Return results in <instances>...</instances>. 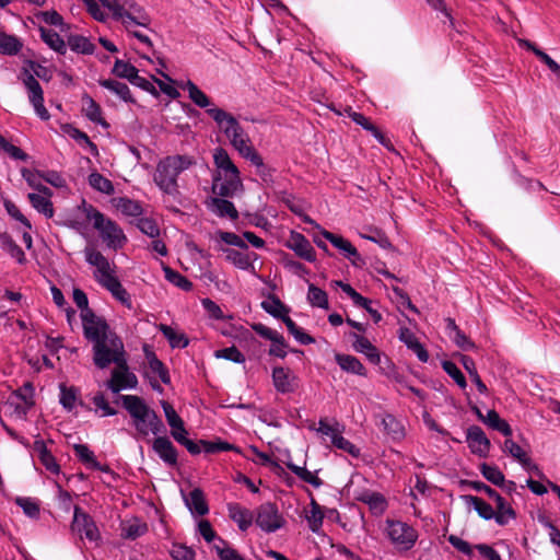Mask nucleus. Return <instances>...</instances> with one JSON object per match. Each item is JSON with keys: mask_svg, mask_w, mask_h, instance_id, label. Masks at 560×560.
<instances>
[{"mask_svg": "<svg viewBox=\"0 0 560 560\" xmlns=\"http://www.w3.org/2000/svg\"><path fill=\"white\" fill-rule=\"evenodd\" d=\"M86 262L94 267L93 278L112 296L127 308H132V300L117 276V267L94 247L84 249Z\"/></svg>", "mask_w": 560, "mask_h": 560, "instance_id": "1", "label": "nucleus"}, {"mask_svg": "<svg viewBox=\"0 0 560 560\" xmlns=\"http://www.w3.org/2000/svg\"><path fill=\"white\" fill-rule=\"evenodd\" d=\"M207 114L217 122L220 130L229 138L231 145L256 167H264L262 158L252 145L248 135L244 131L234 116L228 112L212 107Z\"/></svg>", "mask_w": 560, "mask_h": 560, "instance_id": "2", "label": "nucleus"}, {"mask_svg": "<svg viewBox=\"0 0 560 560\" xmlns=\"http://www.w3.org/2000/svg\"><path fill=\"white\" fill-rule=\"evenodd\" d=\"M214 171L212 173L211 190L223 198H233L244 189L237 166L231 160L228 151L217 148L213 152Z\"/></svg>", "mask_w": 560, "mask_h": 560, "instance_id": "3", "label": "nucleus"}, {"mask_svg": "<svg viewBox=\"0 0 560 560\" xmlns=\"http://www.w3.org/2000/svg\"><path fill=\"white\" fill-rule=\"evenodd\" d=\"M194 165H196V159L192 155H167L156 164L153 182L163 194L168 195L173 199H178L180 191L177 178L183 172Z\"/></svg>", "mask_w": 560, "mask_h": 560, "instance_id": "4", "label": "nucleus"}, {"mask_svg": "<svg viewBox=\"0 0 560 560\" xmlns=\"http://www.w3.org/2000/svg\"><path fill=\"white\" fill-rule=\"evenodd\" d=\"M119 400L132 420L137 433L147 438L150 433L159 435L165 432V425L155 410L137 395H120Z\"/></svg>", "mask_w": 560, "mask_h": 560, "instance_id": "5", "label": "nucleus"}, {"mask_svg": "<svg viewBox=\"0 0 560 560\" xmlns=\"http://www.w3.org/2000/svg\"><path fill=\"white\" fill-rule=\"evenodd\" d=\"M83 211L86 220L98 231L100 236L108 248L116 250L126 244L127 237L122 229L115 221L105 218V215L92 205L84 206Z\"/></svg>", "mask_w": 560, "mask_h": 560, "instance_id": "6", "label": "nucleus"}, {"mask_svg": "<svg viewBox=\"0 0 560 560\" xmlns=\"http://www.w3.org/2000/svg\"><path fill=\"white\" fill-rule=\"evenodd\" d=\"M101 2L127 30L135 26L149 27L151 23L149 14L135 0H101Z\"/></svg>", "mask_w": 560, "mask_h": 560, "instance_id": "7", "label": "nucleus"}, {"mask_svg": "<svg viewBox=\"0 0 560 560\" xmlns=\"http://www.w3.org/2000/svg\"><path fill=\"white\" fill-rule=\"evenodd\" d=\"M93 363L104 370L110 364L118 363L126 358L125 346L121 338L112 331L100 341L92 345Z\"/></svg>", "mask_w": 560, "mask_h": 560, "instance_id": "8", "label": "nucleus"}, {"mask_svg": "<svg viewBox=\"0 0 560 560\" xmlns=\"http://www.w3.org/2000/svg\"><path fill=\"white\" fill-rule=\"evenodd\" d=\"M386 534L398 551L412 549L419 537L416 528L401 521H386Z\"/></svg>", "mask_w": 560, "mask_h": 560, "instance_id": "9", "label": "nucleus"}, {"mask_svg": "<svg viewBox=\"0 0 560 560\" xmlns=\"http://www.w3.org/2000/svg\"><path fill=\"white\" fill-rule=\"evenodd\" d=\"M256 524L265 533H275L282 528L285 520L276 503L265 502L256 510Z\"/></svg>", "mask_w": 560, "mask_h": 560, "instance_id": "10", "label": "nucleus"}, {"mask_svg": "<svg viewBox=\"0 0 560 560\" xmlns=\"http://www.w3.org/2000/svg\"><path fill=\"white\" fill-rule=\"evenodd\" d=\"M84 338L92 345L114 331L106 319L94 312L80 314Z\"/></svg>", "mask_w": 560, "mask_h": 560, "instance_id": "11", "label": "nucleus"}, {"mask_svg": "<svg viewBox=\"0 0 560 560\" xmlns=\"http://www.w3.org/2000/svg\"><path fill=\"white\" fill-rule=\"evenodd\" d=\"M115 365L116 368L112 371L110 378L106 383L107 388L115 394L124 389L136 388L138 378L135 373L130 372L127 358L118 361Z\"/></svg>", "mask_w": 560, "mask_h": 560, "instance_id": "12", "label": "nucleus"}, {"mask_svg": "<svg viewBox=\"0 0 560 560\" xmlns=\"http://www.w3.org/2000/svg\"><path fill=\"white\" fill-rule=\"evenodd\" d=\"M23 84L26 88L28 101L32 104L36 115L42 120H48L50 118V114L44 105V91L39 82L33 74L26 73L25 78L23 79Z\"/></svg>", "mask_w": 560, "mask_h": 560, "instance_id": "13", "label": "nucleus"}, {"mask_svg": "<svg viewBox=\"0 0 560 560\" xmlns=\"http://www.w3.org/2000/svg\"><path fill=\"white\" fill-rule=\"evenodd\" d=\"M253 330L260 337L270 340L269 355L284 359L288 354V343L284 337L277 330L258 323L252 326Z\"/></svg>", "mask_w": 560, "mask_h": 560, "instance_id": "14", "label": "nucleus"}, {"mask_svg": "<svg viewBox=\"0 0 560 560\" xmlns=\"http://www.w3.org/2000/svg\"><path fill=\"white\" fill-rule=\"evenodd\" d=\"M71 528L79 533L81 537L84 536L90 541H96L100 539V530L95 522L79 505L74 506Z\"/></svg>", "mask_w": 560, "mask_h": 560, "instance_id": "15", "label": "nucleus"}, {"mask_svg": "<svg viewBox=\"0 0 560 560\" xmlns=\"http://www.w3.org/2000/svg\"><path fill=\"white\" fill-rule=\"evenodd\" d=\"M271 377L275 389L280 394H291L299 388V377L289 368H272Z\"/></svg>", "mask_w": 560, "mask_h": 560, "instance_id": "16", "label": "nucleus"}, {"mask_svg": "<svg viewBox=\"0 0 560 560\" xmlns=\"http://www.w3.org/2000/svg\"><path fill=\"white\" fill-rule=\"evenodd\" d=\"M466 441L472 454H476L480 457L488 456L491 444L480 427H469L467 429Z\"/></svg>", "mask_w": 560, "mask_h": 560, "instance_id": "17", "label": "nucleus"}, {"mask_svg": "<svg viewBox=\"0 0 560 560\" xmlns=\"http://www.w3.org/2000/svg\"><path fill=\"white\" fill-rule=\"evenodd\" d=\"M152 450L167 466H177L178 453L167 436H156L152 442Z\"/></svg>", "mask_w": 560, "mask_h": 560, "instance_id": "18", "label": "nucleus"}, {"mask_svg": "<svg viewBox=\"0 0 560 560\" xmlns=\"http://www.w3.org/2000/svg\"><path fill=\"white\" fill-rule=\"evenodd\" d=\"M320 234L337 249H339L342 255L352 262V265L357 266L358 261H363L358 249L348 240L325 229H320Z\"/></svg>", "mask_w": 560, "mask_h": 560, "instance_id": "19", "label": "nucleus"}, {"mask_svg": "<svg viewBox=\"0 0 560 560\" xmlns=\"http://www.w3.org/2000/svg\"><path fill=\"white\" fill-rule=\"evenodd\" d=\"M288 247L302 259L313 262L316 260V252L310 241L299 232H291Z\"/></svg>", "mask_w": 560, "mask_h": 560, "instance_id": "20", "label": "nucleus"}, {"mask_svg": "<svg viewBox=\"0 0 560 560\" xmlns=\"http://www.w3.org/2000/svg\"><path fill=\"white\" fill-rule=\"evenodd\" d=\"M229 517L236 523L237 527L242 532H246L254 522L253 512L236 502H230L226 504Z\"/></svg>", "mask_w": 560, "mask_h": 560, "instance_id": "21", "label": "nucleus"}, {"mask_svg": "<svg viewBox=\"0 0 560 560\" xmlns=\"http://www.w3.org/2000/svg\"><path fill=\"white\" fill-rule=\"evenodd\" d=\"M398 338L401 342L406 345L408 349L415 352L417 358L425 363L429 360V353L423 347V345L419 341L417 336L407 327H400L398 331Z\"/></svg>", "mask_w": 560, "mask_h": 560, "instance_id": "22", "label": "nucleus"}, {"mask_svg": "<svg viewBox=\"0 0 560 560\" xmlns=\"http://www.w3.org/2000/svg\"><path fill=\"white\" fill-rule=\"evenodd\" d=\"M208 209L220 218H230L231 220L238 219V211L234 203L226 198L217 196L210 198L207 202Z\"/></svg>", "mask_w": 560, "mask_h": 560, "instance_id": "23", "label": "nucleus"}, {"mask_svg": "<svg viewBox=\"0 0 560 560\" xmlns=\"http://www.w3.org/2000/svg\"><path fill=\"white\" fill-rule=\"evenodd\" d=\"M482 476L491 483L504 488L506 491H514L516 486L513 481H505L503 472L497 467L482 463L480 466Z\"/></svg>", "mask_w": 560, "mask_h": 560, "instance_id": "24", "label": "nucleus"}, {"mask_svg": "<svg viewBox=\"0 0 560 560\" xmlns=\"http://www.w3.org/2000/svg\"><path fill=\"white\" fill-rule=\"evenodd\" d=\"M226 254V260L233 264L236 268L242 270L254 271L253 261L257 259L256 253L241 252L236 249H224Z\"/></svg>", "mask_w": 560, "mask_h": 560, "instance_id": "25", "label": "nucleus"}, {"mask_svg": "<svg viewBox=\"0 0 560 560\" xmlns=\"http://www.w3.org/2000/svg\"><path fill=\"white\" fill-rule=\"evenodd\" d=\"M352 337L354 339L353 348L355 351L363 353L368 360L373 364H380L381 363V354L377 350V348L372 345V342L358 334H352Z\"/></svg>", "mask_w": 560, "mask_h": 560, "instance_id": "26", "label": "nucleus"}, {"mask_svg": "<svg viewBox=\"0 0 560 560\" xmlns=\"http://www.w3.org/2000/svg\"><path fill=\"white\" fill-rule=\"evenodd\" d=\"M335 360L340 369L347 373H352L359 376H366V369L361 361L354 355L336 353Z\"/></svg>", "mask_w": 560, "mask_h": 560, "instance_id": "27", "label": "nucleus"}, {"mask_svg": "<svg viewBox=\"0 0 560 560\" xmlns=\"http://www.w3.org/2000/svg\"><path fill=\"white\" fill-rule=\"evenodd\" d=\"M381 423L384 428V432L393 441H401L405 438V427L394 415L384 413L381 418Z\"/></svg>", "mask_w": 560, "mask_h": 560, "instance_id": "28", "label": "nucleus"}, {"mask_svg": "<svg viewBox=\"0 0 560 560\" xmlns=\"http://www.w3.org/2000/svg\"><path fill=\"white\" fill-rule=\"evenodd\" d=\"M503 451L517 459L522 466L528 470L538 471L537 465L533 464L526 452L512 439H506L503 444Z\"/></svg>", "mask_w": 560, "mask_h": 560, "instance_id": "29", "label": "nucleus"}, {"mask_svg": "<svg viewBox=\"0 0 560 560\" xmlns=\"http://www.w3.org/2000/svg\"><path fill=\"white\" fill-rule=\"evenodd\" d=\"M492 501L495 503L494 521L498 525L504 526L510 521L516 518L514 509L500 494Z\"/></svg>", "mask_w": 560, "mask_h": 560, "instance_id": "30", "label": "nucleus"}, {"mask_svg": "<svg viewBox=\"0 0 560 560\" xmlns=\"http://www.w3.org/2000/svg\"><path fill=\"white\" fill-rule=\"evenodd\" d=\"M52 195L48 194H28L27 198L34 209H36L39 213H43L46 218L50 219L54 217V206L50 200Z\"/></svg>", "mask_w": 560, "mask_h": 560, "instance_id": "31", "label": "nucleus"}, {"mask_svg": "<svg viewBox=\"0 0 560 560\" xmlns=\"http://www.w3.org/2000/svg\"><path fill=\"white\" fill-rule=\"evenodd\" d=\"M158 329L167 339L171 348L184 349V348L188 347L189 339L184 332L178 331L175 328H173L166 324H160L158 326Z\"/></svg>", "mask_w": 560, "mask_h": 560, "instance_id": "32", "label": "nucleus"}, {"mask_svg": "<svg viewBox=\"0 0 560 560\" xmlns=\"http://www.w3.org/2000/svg\"><path fill=\"white\" fill-rule=\"evenodd\" d=\"M186 505L188 509L200 516L206 515L209 512L208 504L205 499V494L201 489L195 488L189 492V495L185 498Z\"/></svg>", "mask_w": 560, "mask_h": 560, "instance_id": "33", "label": "nucleus"}, {"mask_svg": "<svg viewBox=\"0 0 560 560\" xmlns=\"http://www.w3.org/2000/svg\"><path fill=\"white\" fill-rule=\"evenodd\" d=\"M0 247L15 259L18 264L24 265L26 262V256L23 249L16 244L10 234L0 233Z\"/></svg>", "mask_w": 560, "mask_h": 560, "instance_id": "34", "label": "nucleus"}, {"mask_svg": "<svg viewBox=\"0 0 560 560\" xmlns=\"http://www.w3.org/2000/svg\"><path fill=\"white\" fill-rule=\"evenodd\" d=\"M187 434L188 432L185 428L184 421L180 422L178 427L171 428V435L176 442L185 446L191 455L200 454L201 448L199 444L188 439Z\"/></svg>", "mask_w": 560, "mask_h": 560, "instance_id": "35", "label": "nucleus"}, {"mask_svg": "<svg viewBox=\"0 0 560 560\" xmlns=\"http://www.w3.org/2000/svg\"><path fill=\"white\" fill-rule=\"evenodd\" d=\"M305 520L308 524V528L318 534L322 529L324 522V512L322 506L314 500H311L310 510L305 511Z\"/></svg>", "mask_w": 560, "mask_h": 560, "instance_id": "36", "label": "nucleus"}, {"mask_svg": "<svg viewBox=\"0 0 560 560\" xmlns=\"http://www.w3.org/2000/svg\"><path fill=\"white\" fill-rule=\"evenodd\" d=\"M83 112L86 118L103 127H108L107 121L102 116L101 106L89 95L82 97Z\"/></svg>", "mask_w": 560, "mask_h": 560, "instance_id": "37", "label": "nucleus"}, {"mask_svg": "<svg viewBox=\"0 0 560 560\" xmlns=\"http://www.w3.org/2000/svg\"><path fill=\"white\" fill-rule=\"evenodd\" d=\"M39 32L40 38L49 48L60 55L67 52V44L57 32L45 27H39Z\"/></svg>", "mask_w": 560, "mask_h": 560, "instance_id": "38", "label": "nucleus"}, {"mask_svg": "<svg viewBox=\"0 0 560 560\" xmlns=\"http://www.w3.org/2000/svg\"><path fill=\"white\" fill-rule=\"evenodd\" d=\"M357 500L368 504L372 511L377 513H383L387 506L384 495L380 492L363 491L357 497Z\"/></svg>", "mask_w": 560, "mask_h": 560, "instance_id": "39", "label": "nucleus"}, {"mask_svg": "<svg viewBox=\"0 0 560 560\" xmlns=\"http://www.w3.org/2000/svg\"><path fill=\"white\" fill-rule=\"evenodd\" d=\"M485 424L492 430L499 431L506 438L512 435L511 425L494 409L488 410L485 417Z\"/></svg>", "mask_w": 560, "mask_h": 560, "instance_id": "40", "label": "nucleus"}, {"mask_svg": "<svg viewBox=\"0 0 560 560\" xmlns=\"http://www.w3.org/2000/svg\"><path fill=\"white\" fill-rule=\"evenodd\" d=\"M67 45L72 51L83 55H92L95 50V45L82 35L68 36Z\"/></svg>", "mask_w": 560, "mask_h": 560, "instance_id": "41", "label": "nucleus"}, {"mask_svg": "<svg viewBox=\"0 0 560 560\" xmlns=\"http://www.w3.org/2000/svg\"><path fill=\"white\" fill-rule=\"evenodd\" d=\"M114 202L117 210L127 217H140L143 212L141 203L137 200L119 197Z\"/></svg>", "mask_w": 560, "mask_h": 560, "instance_id": "42", "label": "nucleus"}, {"mask_svg": "<svg viewBox=\"0 0 560 560\" xmlns=\"http://www.w3.org/2000/svg\"><path fill=\"white\" fill-rule=\"evenodd\" d=\"M148 532V525L138 518H133L122 524L121 536L126 539H137Z\"/></svg>", "mask_w": 560, "mask_h": 560, "instance_id": "43", "label": "nucleus"}, {"mask_svg": "<svg viewBox=\"0 0 560 560\" xmlns=\"http://www.w3.org/2000/svg\"><path fill=\"white\" fill-rule=\"evenodd\" d=\"M198 444H200L202 450L208 454H214L219 452H235L237 454H242V451L238 446L220 439L217 441L200 440Z\"/></svg>", "mask_w": 560, "mask_h": 560, "instance_id": "44", "label": "nucleus"}, {"mask_svg": "<svg viewBox=\"0 0 560 560\" xmlns=\"http://www.w3.org/2000/svg\"><path fill=\"white\" fill-rule=\"evenodd\" d=\"M464 500L467 504L471 505L478 515L483 520H494V509L479 497L465 495Z\"/></svg>", "mask_w": 560, "mask_h": 560, "instance_id": "45", "label": "nucleus"}, {"mask_svg": "<svg viewBox=\"0 0 560 560\" xmlns=\"http://www.w3.org/2000/svg\"><path fill=\"white\" fill-rule=\"evenodd\" d=\"M149 369L152 374L156 375L164 384H170L171 377L168 370L164 363L156 357L154 352H147Z\"/></svg>", "mask_w": 560, "mask_h": 560, "instance_id": "46", "label": "nucleus"}, {"mask_svg": "<svg viewBox=\"0 0 560 560\" xmlns=\"http://www.w3.org/2000/svg\"><path fill=\"white\" fill-rule=\"evenodd\" d=\"M23 47V44L14 35H8L0 32V54L14 56L18 55Z\"/></svg>", "mask_w": 560, "mask_h": 560, "instance_id": "47", "label": "nucleus"}, {"mask_svg": "<svg viewBox=\"0 0 560 560\" xmlns=\"http://www.w3.org/2000/svg\"><path fill=\"white\" fill-rule=\"evenodd\" d=\"M100 84L109 90L110 92L118 95L122 101L133 103V98L131 96V92L126 83L116 81V80H101Z\"/></svg>", "mask_w": 560, "mask_h": 560, "instance_id": "48", "label": "nucleus"}, {"mask_svg": "<svg viewBox=\"0 0 560 560\" xmlns=\"http://www.w3.org/2000/svg\"><path fill=\"white\" fill-rule=\"evenodd\" d=\"M307 301L313 307L324 310H328L329 307L327 293L313 283L308 284Z\"/></svg>", "mask_w": 560, "mask_h": 560, "instance_id": "49", "label": "nucleus"}, {"mask_svg": "<svg viewBox=\"0 0 560 560\" xmlns=\"http://www.w3.org/2000/svg\"><path fill=\"white\" fill-rule=\"evenodd\" d=\"M90 186L105 195H113L115 191L113 183L97 172H93L89 175Z\"/></svg>", "mask_w": 560, "mask_h": 560, "instance_id": "50", "label": "nucleus"}, {"mask_svg": "<svg viewBox=\"0 0 560 560\" xmlns=\"http://www.w3.org/2000/svg\"><path fill=\"white\" fill-rule=\"evenodd\" d=\"M183 89L187 91L189 98L198 107L206 108L211 105V101L207 94L201 91L192 81H187Z\"/></svg>", "mask_w": 560, "mask_h": 560, "instance_id": "51", "label": "nucleus"}, {"mask_svg": "<svg viewBox=\"0 0 560 560\" xmlns=\"http://www.w3.org/2000/svg\"><path fill=\"white\" fill-rule=\"evenodd\" d=\"M59 400L66 410L72 411L79 401L78 388H75L74 386L67 387L65 385H61Z\"/></svg>", "mask_w": 560, "mask_h": 560, "instance_id": "52", "label": "nucleus"}, {"mask_svg": "<svg viewBox=\"0 0 560 560\" xmlns=\"http://www.w3.org/2000/svg\"><path fill=\"white\" fill-rule=\"evenodd\" d=\"M165 279L174 284L175 287L189 292L192 290V282L188 280L185 276L179 273L178 271L172 269L171 267L165 266L163 268Z\"/></svg>", "mask_w": 560, "mask_h": 560, "instance_id": "53", "label": "nucleus"}, {"mask_svg": "<svg viewBox=\"0 0 560 560\" xmlns=\"http://www.w3.org/2000/svg\"><path fill=\"white\" fill-rule=\"evenodd\" d=\"M287 467L301 480H303L306 483H310L314 488H319L323 485L322 479L318 478L316 474L307 470L305 467L298 466L293 463H288Z\"/></svg>", "mask_w": 560, "mask_h": 560, "instance_id": "54", "label": "nucleus"}, {"mask_svg": "<svg viewBox=\"0 0 560 560\" xmlns=\"http://www.w3.org/2000/svg\"><path fill=\"white\" fill-rule=\"evenodd\" d=\"M73 451L79 460L84 464L88 468H100L94 453L85 444H74Z\"/></svg>", "mask_w": 560, "mask_h": 560, "instance_id": "55", "label": "nucleus"}, {"mask_svg": "<svg viewBox=\"0 0 560 560\" xmlns=\"http://www.w3.org/2000/svg\"><path fill=\"white\" fill-rule=\"evenodd\" d=\"M220 560H245L236 549L232 548L226 540L218 538V544L213 545Z\"/></svg>", "mask_w": 560, "mask_h": 560, "instance_id": "56", "label": "nucleus"}, {"mask_svg": "<svg viewBox=\"0 0 560 560\" xmlns=\"http://www.w3.org/2000/svg\"><path fill=\"white\" fill-rule=\"evenodd\" d=\"M283 323L287 326L288 331L301 345H311L315 342V339L299 327L291 317H283Z\"/></svg>", "mask_w": 560, "mask_h": 560, "instance_id": "57", "label": "nucleus"}, {"mask_svg": "<svg viewBox=\"0 0 560 560\" xmlns=\"http://www.w3.org/2000/svg\"><path fill=\"white\" fill-rule=\"evenodd\" d=\"M261 307L276 318H281L283 320V317H289L287 315L289 310L284 306L280 299L275 295L270 298V302L264 301L261 303Z\"/></svg>", "mask_w": 560, "mask_h": 560, "instance_id": "58", "label": "nucleus"}, {"mask_svg": "<svg viewBox=\"0 0 560 560\" xmlns=\"http://www.w3.org/2000/svg\"><path fill=\"white\" fill-rule=\"evenodd\" d=\"M462 362L465 370L468 372L471 381L475 383L478 392L480 394H486L488 392V388L486 384L482 382L480 375L478 374L474 360L469 357H463Z\"/></svg>", "mask_w": 560, "mask_h": 560, "instance_id": "59", "label": "nucleus"}, {"mask_svg": "<svg viewBox=\"0 0 560 560\" xmlns=\"http://www.w3.org/2000/svg\"><path fill=\"white\" fill-rule=\"evenodd\" d=\"M113 73L119 78L130 81L136 77V73H138V69L128 61L116 59L113 67Z\"/></svg>", "mask_w": 560, "mask_h": 560, "instance_id": "60", "label": "nucleus"}, {"mask_svg": "<svg viewBox=\"0 0 560 560\" xmlns=\"http://www.w3.org/2000/svg\"><path fill=\"white\" fill-rule=\"evenodd\" d=\"M170 555L174 560H196V552L184 544L173 542Z\"/></svg>", "mask_w": 560, "mask_h": 560, "instance_id": "61", "label": "nucleus"}, {"mask_svg": "<svg viewBox=\"0 0 560 560\" xmlns=\"http://www.w3.org/2000/svg\"><path fill=\"white\" fill-rule=\"evenodd\" d=\"M442 368L446 372V374L450 377H452L454 380V382L460 388H463V389L466 388V386H467L466 378H465L464 374L462 373V371L459 370V368L453 361H448V360L443 361Z\"/></svg>", "mask_w": 560, "mask_h": 560, "instance_id": "62", "label": "nucleus"}, {"mask_svg": "<svg viewBox=\"0 0 560 560\" xmlns=\"http://www.w3.org/2000/svg\"><path fill=\"white\" fill-rule=\"evenodd\" d=\"M214 357L217 359H224L234 363L245 362V355L235 346L214 351Z\"/></svg>", "mask_w": 560, "mask_h": 560, "instance_id": "63", "label": "nucleus"}, {"mask_svg": "<svg viewBox=\"0 0 560 560\" xmlns=\"http://www.w3.org/2000/svg\"><path fill=\"white\" fill-rule=\"evenodd\" d=\"M330 441L335 447L345 451L352 456H358L360 453L359 448L353 443L342 436L341 431L334 434Z\"/></svg>", "mask_w": 560, "mask_h": 560, "instance_id": "64", "label": "nucleus"}]
</instances>
